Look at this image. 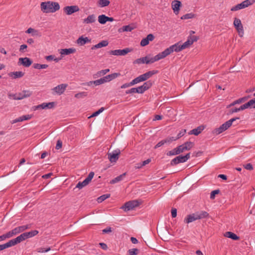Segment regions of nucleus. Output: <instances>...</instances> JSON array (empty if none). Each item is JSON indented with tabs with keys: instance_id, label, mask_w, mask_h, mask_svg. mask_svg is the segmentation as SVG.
<instances>
[{
	"instance_id": "23",
	"label": "nucleus",
	"mask_w": 255,
	"mask_h": 255,
	"mask_svg": "<svg viewBox=\"0 0 255 255\" xmlns=\"http://www.w3.org/2000/svg\"><path fill=\"white\" fill-rule=\"evenodd\" d=\"M204 127L203 126H199L196 128H194L191 130L188 134H194L195 135H198L204 129Z\"/></svg>"
},
{
	"instance_id": "12",
	"label": "nucleus",
	"mask_w": 255,
	"mask_h": 255,
	"mask_svg": "<svg viewBox=\"0 0 255 255\" xmlns=\"http://www.w3.org/2000/svg\"><path fill=\"white\" fill-rule=\"evenodd\" d=\"M198 39V37L196 36L193 35L191 36L190 35L188 37L187 40L183 44H181L182 48L183 49L188 48L191 45H192L194 42L197 41Z\"/></svg>"
},
{
	"instance_id": "33",
	"label": "nucleus",
	"mask_w": 255,
	"mask_h": 255,
	"mask_svg": "<svg viewBox=\"0 0 255 255\" xmlns=\"http://www.w3.org/2000/svg\"><path fill=\"white\" fill-rule=\"evenodd\" d=\"M98 21L102 24H104L107 22V16L105 14H102L98 16Z\"/></svg>"
},
{
	"instance_id": "22",
	"label": "nucleus",
	"mask_w": 255,
	"mask_h": 255,
	"mask_svg": "<svg viewBox=\"0 0 255 255\" xmlns=\"http://www.w3.org/2000/svg\"><path fill=\"white\" fill-rule=\"evenodd\" d=\"M76 51V50L74 48L61 49L60 53L61 55H67L71 53H74Z\"/></svg>"
},
{
	"instance_id": "17",
	"label": "nucleus",
	"mask_w": 255,
	"mask_h": 255,
	"mask_svg": "<svg viewBox=\"0 0 255 255\" xmlns=\"http://www.w3.org/2000/svg\"><path fill=\"white\" fill-rule=\"evenodd\" d=\"M67 87V85L66 84H61L57 86L54 87L52 90L55 93H56L59 95H61L62 94H63L64 92Z\"/></svg>"
},
{
	"instance_id": "64",
	"label": "nucleus",
	"mask_w": 255,
	"mask_h": 255,
	"mask_svg": "<svg viewBox=\"0 0 255 255\" xmlns=\"http://www.w3.org/2000/svg\"><path fill=\"white\" fill-rule=\"evenodd\" d=\"M244 166V168L247 170H252L254 169L253 165L251 163H248L245 165Z\"/></svg>"
},
{
	"instance_id": "47",
	"label": "nucleus",
	"mask_w": 255,
	"mask_h": 255,
	"mask_svg": "<svg viewBox=\"0 0 255 255\" xmlns=\"http://www.w3.org/2000/svg\"><path fill=\"white\" fill-rule=\"evenodd\" d=\"M141 82V81L139 76H138L137 77H136L135 79H134L133 80H132L130 83H129V84L130 85V86H133V85L136 84Z\"/></svg>"
},
{
	"instance_id": "2",
	"label": "nucleus",
	"mask_w": 255,
	"mask_h": 255,
	"mask_svg": "<svg viewBox=\"0 0 255 255\" xmlns=\"http://www.w3.org/2000/svg\"><path fill=\"white\" fill-rule=\"evenodd\" d=\"M38 234L37 230H33L28 232L22 233L20 236L17 237L16 238L11 240V242L13 246L17 245L18 243L24 241L25 240L33 237Z\"/></svg>"
},
{
	"instance_id": "19",
	"label": "nucleus",
	"mask_w": 255,
	"mask_h": 255,
	"mask_svg": "<svg viewBox=\"0 0 255 255\" xmlns=\"http://www.w3.org/2000/svg\"><path fill=\"white\" fill-rule=\"evenodd\" d=\"M91 39L87 37H84L83 36L79 37L76 41V43L80 46H83L87 43H90Z\"/></svg>"
},
{
	"instance_id": "46",
	"label": "nucleus",
	"mask_w": 255,
	"mask_h": 255,
	"mask_svg": "<svg viewBox=\"0 0 255 255\" xmlns=\"http://www.w3.org/2000/svg\"><path fill=\"white\" fill-rule=\"evenodd\" d=\"M93 84L95 86H98V85H100L101 84L105 83V81L104 79V78L103 77V78H100L99 79L96 80L95 81H93Z\"/></svg>"
},
{
	"instance_id": "5",
	"label": "nucleus",
	"mask_w": 255,
	"mask_h": 255,
	"mask_svg": "<svg viewBox=\"0 0 255 255\" xmlns=\"http://www.w3.org/2000/svg\"><path fill=\"white\" fill-rule=\"evenodd\" d=\"M140 203L137 200H131L125 203L121 207V209L124 210L125 211H130L138 207Z\"/></svg>"
},
{
	"instance_id": "51",
	"label": "nucleus",
	"mask_w": 255,
	"mask_h": 255,
	"mask_svg": "<svg viewBox=\"0 0 255 255\" xmlns=\"http://www.w3.org/2000/svg\"><path fill=\"white\" fill-rule=\"evenodd\" d=\"M55 102H52L49 103H45V109H51L53 108L55 106Z\"/></svg>"
},
{
	"instance_id": "34",
	"label": "nucleus",
	"mask_w": 255,
	"mask_h": 255,
	"mask_svg": "<svg viewBox=\"0 0 255 255\" xmlns=\"http://www.w3.org/2000/svg\"><path fill=\"white\" fill-rule=\"evenodd\" d=\"M12 246H13L12 245L11 241L10 240L5 244H4L3 245H0V251H2L5 249L10 248Z\"/></svg>"
},
{
	"instance_id": "43",
	"label": "nucleus",
	"mask_w": 255,
	"mask_h": 255,
	"mask_svg": "<svg viewBox=\"0 0 255 255\" xmlns=\"http://www.w3.org/2000/svg\"><path fill=\"white\" fill-rule=\"evenodd\" d=\"M98 3L101 7H105L108 6L110 4V1L108 0H99Z\"/></svg>"
},
{
	"instance_id": "39",
	"label": "nucleus",
	"mask_w": 255,
	"mask_h": 255,
	"mask_svg": "<svg viewBox=\"0 0 255 255\" xmlns=\"http://www.w3.org/2000/svg\"><path fill=\"white\" fill-rule=\"evenodd\" d=\"M148 59V56L143 57L140 58H138L136 59L134 62L133 63L136 64H141V63H145V62L147 61V59Z\"/></svg>"
},
{
	"instance_id": "60",
	"label": "nucleus",
	"mask_w": 255,
	"mask_h": 255,
	"mask_svg": "<svg viewBox=\"0 0 255 255\" xmlns=\"http://www.w3.org/2000/svg\"><path fill=\"white\" fill-rule=\"evenodd\" d=\"M51 250L50 248H39L38 249V252H40V253H46V252H47L48 251H50Z\"/></svg>"
},
{
	"instance_id": "26",
	"label": "nucleus",
	"mask_w": 255,
	"mask_h": 255,
	"mask_svg": "<svg viewBox=\"0 0 255 255\" xmlns=\"http://www.w3.org/2000/svg\"><path fill=\"white\" fill-rule=\"evenodd\" d=\"M224 236L226 237L230 238L234 241H238L240 239V237L236 234L231 232H227L225 233Z\"/></svg>"
},
{
	"instance_id": "6",
	"label": "nucleus",
	"mask_w": 255,
	"mask_h": 255,
	"mask_svg": "<svg viewBox=\"0 0 255 255\" xmlns=\"http://www.w3.org/2000/svg\"><path fill=\"white\" fill-rule=\"evenodd\" d=\"M190 153H187L185 155H179L171 161L170 165L174 166L180 163L185 162L190 158Z\"/></svg>"
},
{
	"instance_id": "38",
	"label": "nucleus",
	"mask_w": 255,
	"mask_h": 255,
	"mask_svg": "<svg viewBox=\"0 0 255 255\" xmlns=\"http://www.w3.org/2000/svg\"><path fill=\"white\" fill-rule=\"evenodd\" d=\"M245 8V6L243 4V3L241 2V3L238 4L232 7L231 9V10L234 11H237V10H240V9H241L243 8Z\"/></svg>"
},
{
	"instance_id": "3",
	"label": "nucleus",
	"mask_w": 255,
	"mask_h": 255,
	"mask_svg": "<svg viewBox=\"0 0 255 255\" xmlns=\"http://www.w3.org/2000/svg\"><path fill=\"white\" fill-rule=\"evenodd\" d=\"M209 217V214L204 211H200L196 212L195 213L188 215L186 218L184 219L185 223H189L195 220L206 218Z\"/></svg>"
},
{
	"instance_id": "55",
	"label": "nucleus",
	"mask_w": 255,
	"mask_h": 255,
	"mask_svg": "<svg viewBox=\"0 0 255 255\" xmlns=\"http://www.w3.org/2000/svg\"><path fill=\"white\" fill-rule=\"evenodd\" d=\"M167 143V141H166L165 139L161 140L159 141L158 143L156 144V145L155 146V148H157L162 145H164L165 143Z\"/></svg>"
},
{
	"instance_id": "36",
	"label": "nucleus",
	"mask_w": 255,
	"mask_h": 255,
	"mask_svg": "<svg viewBox=\"0 0 255 255\" xmlns=\"http://www.w3.org/2000/svg\"><path fill=\"white\" fill-rule=\"evenodd\" d=\"M48 67V65L47 64H40L38 63H34L33 65V67L34 69H46Z\"/></svg>"
},
{
	"instance_id": "21",
	"label": "nucleus",
	"mask_w": 255,
	"mask_h": 255,
	"mask_svg": "<svg viewBox=\"0 0 255 255\" xmlns=\"http://www.w3.org/2000/svg\"><path fill=\"white\" fill-rule=\"evenodd\" d=\"M121 74L119 73H114L107 75V76L104 77L103 78L105 81V83H106L108 82H110L111 80L116 78L117 77L119 76Z\"/></svg>"
},
{
	"instance_id": "50",
	"label": "nucleus",
	"mask_w": 255,
	"mask_h": 255,
	"mask_svg": "<svg viewBox=\"0 0 255 255\" xmlns=\"http://www.w3.org/2000/svg\"><path fill=\"white\" fill-rule=\"evenodd\" d=\"M149 41L146 37L141 40L140 44L141 46H145L149 44Z\"/></svg>"
},
{
	"instance_id": "59",
	"label": "nucleus",
	"mask_w": 255,
	"mask_h": 255,
	"mask_svg": "<svg viewBox=\"0 0 255 255\" xmlns=\"http://www.w3.org/2000/svg\"><path fill=\"white\" fill-rule=\"evenodd\" d=\"M178 139L177 137H168L167 138L165 139L166 141H167V143H170L171 142L173 141H175L176 140Z\"/></svg>"
},
{
	"instance_id": "16",
	"label": "nucleus",
	"mask_w": 255,
	"mask_h": 255,
	"mask_svg": "<svg viewBox=\"0 0 255 255\" xmlns=\"http://www.w3.org/2000/svg\"><path fill=\"white\" fill-rule=\"evenodd\" d=\"M182 5L181 2L178 0H174L172 2L171 6L173 12L175 14H177L179 13L180 8Z\"/></svg>"
},
{
	"instance_id": "52",
	"label": "nucleus",
	"mask_w": 255,
	"mask_h": 255,
	"mask_svg": "<svg viewBox=\"0 0 255 255\" xmlns=\"http://www.w3.org/2000/svg\"><path fill=\"white\" fill-rule=\"evenodd\" d=\"M87 185V184L86 183V182L84 180L83 182H79L77 183L76 187L78 188L79 189H82V188H83L84 187H85Z\"/></svg>"
},
{
	"instance_id": "11",
	"label": "nucleus",
	"mask_w": 255,
	"mask_h": 255,
	"mask_svg": "<svg viewBox=\"0 0 255 255\" xmlns=\"http://www.w3.org/2000/svg\"><path fill=\"white\" fill-rule=\"evenodd\" d=\"M166 57V56L163 51L158 53L154 57H152L150 59L148 57L147 61L145 62V63L147 64L153 63L155 61H157L160 59H162Z\"/></svg>"
},
{
	"instance_id": "24",
	"label": "nucleus",
	"mask_w": 255,
	"mask_h": 255,
	"mask_svg": "<svg viewBox=\"0 0 255 255\" xmlns=\"http://www.w3.org/2000/svg\"><path fill=\"white\" fill-rule=\"evenodd\" d=\"M109 44L107 40H102L98 44L93 46L91 49L94 50L95 49L100 48L103 47L107 46Z\"/></svg>"
},
{
	"instance_id": "9",
	"label": "nucleus",
	"mask_w": 255,
	"mask_h": 255,
	"mask_svg": "<svg viewBox=\"0 0 255 255\" xmlns=\"http://www.w3.org/2000/svg\"><path fill=\"white\" fill-rule=\"evenodd\" d=\"M121 151L119 149H117L112 152H108L107 155L108 159L111 162H116L119 158Z\"/></svg>"
},
{
	"instance_id": "10",
	"label": "nucleus",
	"mask_w": 255,
	"mask_h": 255,
	"mask_svg": "<svg viewBox=\"0 0 255 255\" xmlns=\"http://www.w3.org/2000/svg\"><path fill=\"white\" fill-rule=\"evenodd\" d=\"M131 49L129 48H126L124 49H118L114 50H111L109 53L111 55L116 56H124L127 54L128 52H130Z\"/></svg>"
},
{
	"instance_id": "27",
	"label": "nucleus",
	"mask_w": 255,
	"mask_h": 255,
	"mask_svg": "<svg viewBox=\"0 0 255 255\" xmlns=\"http://www.w3.org/2000/svg\"><path fill=\"white\" fill-rule=\"evenodd\" d=\"M32 95V92L28 90H24L22 92L18 93V96L22 100L24 98L30 97Z\"/></svg>"
},
{
	"instance_id": "57",
	"label": "nucleus",
	"mask_w": 255,
	"mask_h": 255,
	"mask_svg": "<svg viewBox=\"0 0 255 255\" xmlns=\"http://www.w3.org/2000/svg\"><path fill=\"white\" fill-rule=\"evenodd\" d=\"M131 93H137L136 88H132L130 89L127 90L126 91V94H129Z\"/></svg>"
},
{
	"instance_id": "56",
	"label": "nucleus",
	"mask_w": 255,
	"mask_h": 255,
	"mask_svg": "<svg viewBox=\"0 0 255 255\" xmlns=\"http://www.w3.org/2000/svg\"><path fill=\"white\" fill-rule=\"evenodd\" d=\"M32 118V116L30 115H23L20 117L21 122L25 120H30Z\"/></svg>"
},
{
	"instance_id": "53",
	"label": "nucleus",
	"mask_w": 255,
	"mask_h": 255,
	"mask_svg": "<svg viewBox=\"0 0 255 255\" xmlns=\"http://www.w3.org/2000/svg\"><path fill=\"white\" fill-rule=\"evenodd\" d=\"M2 235L3 236L4 240H6V239L10 238L14 236V235H13V232L11 231Z\"/></svg>"
},
{
	"instance_id": "58",
	"label": "nucleus",
	"mask_w": 255,
	"mask_h": 255,
	"mask_svg": "<svg viewBox=\"0 0 255 255\" xmlns=\"http://www.w3.org/2000/svg\"><path fill=\"white\" fill-rule=\"evenodd\" d=\"M8 96L9 98H12L14 100H20L21 98H19L18 95L17 96V94H9L8 95Z\"/></svg>"
},
{
	"instance_id": "4",
	"label": "nucleus",
	"mask_w": 255,
	"mask_h": 255,
	"mask_svg": "<svg viewBox=\"0 0 255 255\" xmlns=\"http://www.w3.org/2000/svg\"><path fill=\"white\" fill-rule=\"evenodd\" d=\"M239 119V118L238 117L230 119V120L222 124L219 128L214 129L213 131V133L216 134V135L219 134L220 133L228 129L232 126L233 123L234 121Z\"/></svg>"
},
{
	"instance_id": "30",
	"label": "nucleus",
	"mask_w": 255,
	"mask_h": 255,
	"mask_svg": "<svg viewBox=\"0 0 255 255\" xmlns=\"http://www.w3.org/2000/svg\"><path fill=\"white\" fill-rule=\"evenodd\" d=\"M134 28V27L131 26L130 25H127L123 26L122 27L119 29V32H122L125 31L130 32Z\"/></svg>"
},
{
	"instance_id": "18",
	"label": "nucleus",
	"mask_w": 255,
	"mask_h": 255,
	"mask_svg": "<svg viewBox=\"0 0 255 255\" xmlns=\"http://www.w3.org/2000/svg\"><path fill=\"white\" fill-rule=\"evenodd\" d=\"M32 63V61L29 58H20L18 59V64H21L23 66L28 67Z\"/></svg>"
},
{
	"instance_id": "62",
	"label": "nucleus",
	"mask_w": 255,
	"mask_h": 255,
	"mask_svg": "<svg viewBox=\"0 0 255 255\" xmlns=\"http://www.w3.org/2000/svg\"><path fill=\"white\" fill-rule=\"evenodd\" d=\"M186 132V129H182L177 134V137L178 139L180 138L182 136H183L185 133Z\"/></svg>"
},
{
	"instance_id": "13",
	"label": "nucleus",
	"mask_w": 255,
	"mask_h": 255,
	"mask_svg": "<svg viewBox=\"0 0 255 255\" xmlns=\"http://www.w3.org/2000/svg\"><path fill=\"white\" fill-rule=\"evenodd\" d=\"M80 10L78 5L66 6L64 8V11L67 15H71Z\"/></svg>"
},
{
	"instance_id": "49",
	"label": "nucleus",
	"mask_w": 255,
	"mask_h": 255,
	"mask_svg": "<svg viewBox=\"0 0 255 255\" xmlns=\"http://www.w3.org/2000/svg\"><path fill=\"white\" fill-rule=\"evenodd\" d=\"M220 191L219 189H217L213 190L211 192L210 194V199H214L215 197V195L218 194L220 193Z\"/></svg>"
},
{
	"instance_id": "42",
	"label": "nucleus",
	"mask_w": 255,
	"mask_h": 255,
	"mask_svg": "<svg viewBox=\"0 0 255 255\" xmlns=\"http://www.w3.org/2000/svg\"><path fill=\"white\" fill-rule=\"evenodd\" d=\"M196 17V14L193 13H189L185 14L183 15L181 17V19H190Z\"/></svg>"
},
{
	"instance_id": "14",
	"label": "nucleus",
	"mask_w": 255,
	"mask_h": 255,
	"mask_svg": "<svg viewBox=\"0 0 255 255\" xmlns=\"http://www.w3.org/2000/svg\"><path fill=\"white\" fill-rule=\"evenodd\" d=\"M158 73V70H152L147 72L146 73L139 76L141 82L145 81L152 76Z\"/></svg>"
},
{
	"instance_id": "44",
	"label": "nucleus",
	"mask_w": 255,
	"mask_h": 255,
	"mask_svg": "<svg viewBox=\"0 0 255 255\" xmlns=\"http://www.w3.org/2000/svg\"><path fill=\"white\" fill-rule=\"evenodd\" d=\"M255 2V0H246L242 2L245 8L254 4Z\"/></svg>"
},
{
	"instance_id": "32",
	"label": "nucleus",
	"mask_w": 255,
	"mask_h": 255,
	"mask_svg": "<svg viewBox=\"0 0 255 255\" xmlns=\"http://www.w3.org/2000/svg\"><path fill=\"white\" fill-rule=\"evenodd\" d=\"M246 101H247V98H246L243 97V98H240V99L235 101L234 102H233L231 104H230L228 106V108L231 107L232 106H235L236 104H239L242 103L243 102H245Z\"/></svg>"
},
{
	"instance_id": "41",
	"label": "nucleus",
	"mask_w": 255,
	"mask_h": 255,
	"mask_svg": "<svg viewBox=\"0 0 255 255\" xmlns=\"http://www.w3.org/2000/svg\"><path fill=\"white\" fill-rule=\"evenodd\" d=\"M94 172L93 171H91L89 173L88 176L84 180V181L86 182V183L88 185L90 182L93 179L94 176Z\"/></svg>"
},
{
	"instance_id": "48",
	"label": "nucleus",
	"mask_w": 255,
	"mask_h": 255,
	"mask_svg": "<svg viewBox=\"0 0 255 255\" xmlns=\"http://www.w3.org/2000/svg\"><path fill=\"white\" fill-rule=\"evenodd\" d=\"M129 255H137L139 253V250L137 249H132L128 251Z\"/></svg>"
},
{
	"instance_id": "45",
	"label": "nucleus",
	"mask_w": 255,
	"mask_h": 255,
	"mask_svg": "<svg viewBox=\"0 0 255 255\" xmlns=\"http://www.w3.org/2000/svg\"><path fill=\"white\" fill-rule=\"evenodd\" d=\"M87 96V93L86 92H82L75 95V97L78 99L84 98Z\"/></svg>"
},
{
	"instance_id": "20",
	"label": "nucleus",
	"mask_w": 255,
	"mask_h": 255,
	"mask_svg": "<svg viewBox=\"0 0 255 255\" xmlns=\"http://www.w3.org/2000/svg\"><path fill=\"white\" fill-rule=\"evenodd\" d=\"M24 75V73L22 71L13 72L8 73L9 76L14 79L21 78L23 77Z\"/></svg>"
},
{
	"instance_id": "35",
	"label": "nucleus",
	"mask_w": 255,
	"mask_h": 255,
	"mask_svg": "<svg viewBox=\"0 0 255 255\" xmlns=\"http://www.w3.org/2000/svg\"><path fill=\"white\" fill-rule=\"evenodd\" d=\"M110 194H104L97 198V202L99 203H102L103 201L107 199L110 197Z\"/></svg>"
},
{
	"instance_id": "7",
	"label": "nucleus",
	"mask_w": 255,
	"mask_h": 255,
	"mask_svg": "<svg viewBox=\"0 0 255 255\" xmlns=\"http://www.w3.org/2000/svg\"><path fill=\"white\" fill-rule=\"evenodd\" d=\"M181 44H179V43H175L174 45L170 46L169 47L165 49L163 52L166 56V57L173 51H175L176 52H179L182 50L183 49L182 48Z\"/></svg>"
},
{
	"instance_id": "29",
	"label": "nucleus",
	"mask_w": 255,
	"mask_h": 255,
	"mask_svg": "<svg viewBox=\"0 0 255 255\" xmlns=\"http://www.w3.org/2000/svg\"><path fill=\"white\" fill-rule=\"evenodd\" d=\"M109 71H110L109 69H106L99 71L97 72L96 74H95L93 75V77L94 78H99L100 77H101L102 76H104V75H106Z\"/></svg>"
},
{
	"instance_id": "31",
	"label": "nucleus",
	"mask_w": 255,
	"mask_h": 255,
	"mask_svg": "<svg viewBox=\"0 0 255 255\" xmlns=\"http://www.w3.org/2000/svg\"><path fill=\"white\" fill-rule=\"evenodd\" d=\"M126 173L125 172V173L117 176V177H116L114 179L111 180L110 182V183L113 184H115V183H116L117 182L121 181V180H122L123 179V178L126 176Z\"/></svg>"
},
{
	"instance_id": "40",
	"label": "nucleus",
	"mask_w": 255,
	"mask_h": 255,
	"mask_svg": "<svg viewBox=\"0 0 255 255\" xmlns=\"http://www.w3.org/2000/svg\"><path fill=\"white\" fill-rule=\"evenodd\" d=\"M152 84L153 83L150 80H149L146 82H144V84L142 85V86H143V88L144 89V90L146 91L152 86Z\"/></svg>"
},
{
	"instance_id": "61",
	"label": "nucleus",
	"mask_w": 255,
	"mask_h": 255,
	"mask_svg": "<svg viewBox=\"0 0 255 255\" xmlns=\"http://www.w3.org/2000/svg\"><path fill=\"white\" fill-rule=\"evenodd\" d=\"M137 90V93L138 94H142L145 91L143 88V86H140L136 88Z\"/></svg>"
},
{
	"instance_id": "8",
	"label": "nucleus",
	"mask_w": 255,
	"mask_h": 255,
	"mask_svg": "<svg viewBox=\"0 0 255 255\" xmlns=\"http://www.w3.org/2000/svg\"><path fill=\"white\" fill-rule=\"evenodd\" d=\"M233 24L240 36L242 37L244 32L241 20L237 17L235 18Z\"/></svg>"
},
{
	"instance_id": "54",
	"label": "nucleus",
	"mask_w": 255,
	"mask_h": 255,
	"mask_svg": "<svg viewBox=\"0 0 255 255\" xmlns=\"http://www.w3.org/2000/svg\"><path fill=\"white\" fill-rule=\"evenodd\" d=\"M44 105H45V103H43L40 105H38L37 106H34L33 107V109L34 110H39V109H45Z\"/></svg>"
},
{
	"instance_id": "25",
	"label": "nucleus",
	"mask_w": 255,
	"mask_h": 255,
	"mask_svg": "<svg viewBox=\"0 0 255 255\" xmlns=\"http://www.w3.org/2000/svg\"><path fill=\"white\" fill-rule=\"evenodd\" d=\"M96 21V16L93 14L89 15L86 18L83 20V22L86 24L92 23Z\"/></svg>"
},
{
	"instance_id": "37",
	"label": "nucleus",
	"mask_w": 255,
	"mask_h": 255,
	"mask_svg": "<svg viewBox=\"0 0 255 255\" xmlns=\"http://www.w3.org/2000/svg\"><path fill=\"white\" fill-rule=\"evenodd\" d=\"M255 98H253L250 100L249 102L246 103L247 106V108L250 109H255Z\"/></svg>"
},
{
	"instance_id": "15",
	"label": "nucleus",
	"mask_w": 255,
	"mask_h": 255,
	"mask_svg": "<svg viewBox=\"0 0 255 255\" xmlns=\"http://www.w3.org/2000/svg\"><path fill=\"white\" fill-rule=\"evenodd\" d=\"M184 151L182 148V145L178 146L176 148L168 151L166 154L168 156H173L175 155L179 154L180 153L183 152Z\"/></svg>"
},
{
	"instance_id": "28",
	"label": "nucleus",
	"mask_w": 255,
	"mask_h": 255,
	"mask_svg": "<svg viewBox=\"0 0 255 255\" xmlns=\"http://www.w3.org/2000/svg\"><path fill=\"white\" fill-rule=\"evenodd\" d=\"M181 145L184 151L189 150L194 146V143L191 141H186Z\"/></svg>"
},
{
	"instance_id": "1",
	"label": "nucleus",
	"mask_w": 255,
	"mask_h": 255,
	"mask_svg": "<svg viewBox=\"0 0 255 255\" xmlns=\"http://www.w3.org/2000/svg\"><path fill=\"white\" fill-rule=\"evenodd\" d=\"M41 11L44 13H54L58 10L60 7L57 2L48 1L42 2L40 4Z\"/></svg>"
},
{
	"instance_id": "63",
	"label": "nucleus",
	"mask_w": 255,
	"mask_h": 255,
	"mask_svg": "<svg viewBox=\"0 0 255 255\" xmlns=\"http://www.w3.org/2000/svg\"><path fill=\"white\" fill-rule=\"evenodd\" d=\"M62 141L60 139L58 140L57 141L55 148L56 149H59L60 148H61L62 147Z\"/></svg>"
}]
</instances>
